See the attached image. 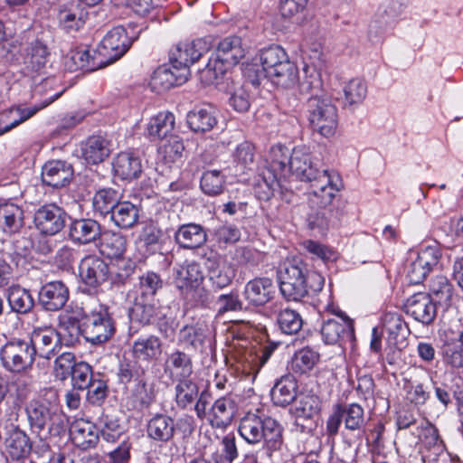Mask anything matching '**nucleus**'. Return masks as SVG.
<instances>
[{
    "label": "nucleus",
    "instance_id": "f257e3e1",
    "mask_svg": "<svg viewBox=\"0 0 463 463\" xmlns=\"http://www.w3.org/2000/svg\"><path fill=\"white\" fill-rule=\"evenodd\" d=\"M289 170L302 181L309 183L308 200L319 208L330 205L344 188L340 175L328 169L315 168L310 155L304 147H295L290 153Z\"/></svg>",
    "mask_w": 463,
    "mask_h": 463
},
{
    "label": "nucleus",
    "instance_id": "f03ea898",
    "mask_svg": "<svg viewBox=\"0 0 463 463\" xmlns=\"http://www.w3.org/2000/svg\"><path fill=\"white\" fill-rule=\"evenodd\" d=\"M256 61L261 66V70H255L256 64L248 65L246 69V74L253 84H259L261 78H268L277 86L291 88L298 80L297 65L279 45H270L260 50Z\"/></svg>",
    "mask_w": 463,
    "mask_h": 463
},
{
    "label": "nucleus",
    "instance_id": "7ed1b4c3",
    "mask_svg": "<svg viewBox=\"0 0 463 463\" xmlns=\"http://www.w3.org/2000/svg\"><path fill=\"white\" fill-rule=\"evenodd\" d=\"M238 431L250 445H261L268 457L280 450L283 445V428L279 421L265 416L259 409L249 411L240 420Z\"/></svg>",
    "mask_w": 463,
    "mask_h": 463
},
{
    "label": "nucleus",
    "instance_id": "20e7f679",
    "mask_svg": "<svg viewBox=\"0 0 463 463\" xmlns=\"http://www.w3.org/2000/svg\"><path fill=\"white\" fill-rule=\"evenodd\" d=\"M324 277L317 272H309L307 264L298 257L287 259L279 270V288L288 299L298 301L309 293L322 290Z\"/></svg>",
    "mask_w": 463,
    "mask_h": 463
},
{
    "label": "nucleus",
    "instance_id": "39448f33",
    "mask_svg": "<svg viewBox=\"0 0 463 463\" xmlns=\"http://www.w3.org/2000/svg\"><path fill=\"white\" fill-rule=\"evenodd\" d=\"M49 400L31 401L26 407L28 420L32 427L38 430L48 428L59 431L63 427V418L58 407V396L54 390L48 392Z\"/></svg>",
    "mask_w": 463,
    "mask_h": 463
},
{
    "label": "nucleus",
    "instance_id": "423d86ee",
    "mask_svg": "<svg viewBox=\"0 0 463 463\" xmlns=\"http://www.w3.org/2000/svg\"><path fill=\"white\" fill-rule=\"evenodd\" d=\"M204 277L198 263L184 262L175 268L173 274V283L180 294L195 303H203L207 299V291L203 288Z\"/></svg>",
    "mask_w": 463,
    "mask_h": 463
},
{
    "label": "nucleus",
    "instance_id": "0eeeda50",
    "mask_svg": "<svg viewBox=\"0 0 463 463\" xmlns=\"http://www.w3.org/2000/svg\"><path fill=\"white\" fill-rule=\"evenodd\" d=\"M85 318L82 324V334L85 339L99 345L107 342L115 333V325L108 309L102 306L94 308L87 314L84 308H79L76 319Z\"/></svg>",
    "mask_w": 463,
    "mask_h": 463
},
{
    "label": "nucleus",
    "instance_id": "6e6552de",
    "mask_svg": "<svg viewBox=\"0 0 463 463\" xmlns=\"http://www.w3.org/2000/svg\"><path fill=\"white\" fill-rule=\"evenodd\" d=\"M308 120L314 131L331 137L338 125L337 109L326 95H312L308 99Z\"/></svg>",
    "mask_w": 463,
    "mask_h": 463
},
{
    "label": "nucleus",
    "instance_id": "1a4fd4ad",
    "mask_svg": "<svg viewBox=\"0 0 463 463\" xmlns=\"http://www.w3.org/2000/svg\"><path fill=\"white\" fill-rule=\"evenodd\" d=\"M206 43L198 39L192 42H182L177 43L170 52V65L174 70L180 71L181 80H187L190 76V66L198 61L207 52Z\"/></svg>",
    "mask_w": 463,
    "mask_h": 463
},
{
    "label": "nucleus",
    "instance_id": "9d476101",
    "mask_svg": "<svg viewBox=\"0 0 463 463\" xmlns=\"http://www.w3.org/2000/svg\"><path fill=\"white\" fill-rule=\"evenodd\" d=\"M0 355L5 369L13 373H23L32 367L34 349L28 341L15 340L6 343Z\"/></svg>",
    "mask_w": 463,
    "mask_h": 463
},
{
    "label": "nucleus",
    "instance_id": "9b49d317",
    "mask_svg": "<svg viewBox=\"0 0 463 463\" xmlns=\"http://www.w3.org/2000/svg\"><path fill=\"white\" fill-rule=\"evenodd\" d=\"M275 348L276 345L273 344L259 349L234 345L233 350L231 351V358L236 362L237 369L241 370L242 373L255 377Z\"/></svg>",
    "mask_w": 463,
    "mask_h": 463
},
{
    "label": "nucleus",
    "instance_id": "f8f14e48",
    "mask_svg": "<svg viewBox=\"0 0 463 463\" xmlns=\"http://www.w3.org/2000/svg\"><path fill=\"white\" fill-rule=\"evenodd\" d=\"M441 250L439 245L432 244L422 247L417 258L411 261L408 269V278L412 284L420 283L433 269L440 265Z\"/></svg>",
    "mask_w": 463,
    "mask_h": 463
},
{
    "label": "nucleus",
    "instance_id": "ddd939ff",
    "mask_svg": "<svg viewBox=\"0 0 463 463\" xmlns=\"http://www.w3.org/2000/svg\"><path fill=\"white\" fill-rule=\"evenodd\" d=\"M65 212L56 204H45L34 214L36 228L43 234L54 235L65 225Z\"/></svg>",
    "mask_w": 463,
    "mask_h": 463
},
{
    "label": "nucleus",
    "instance_id": "4468645a",
    "mask_svg": "<svg viewBox=\"0 0 463 463\" xmlns=\"http://www.w3.org/2000/svg\"><path fill=\"white\" fill-rule=\"evenodd\" d=\"M405 311L416 321L424 325L433 322L437 308L430 294L419 292L410 297L405 304Z\"/></svg>",
    "mask_w": 463,
    "mask_h": 463
},
{
    "label": "nucleus",
    "instance_id": "2eb2a0df",
    "mask_svg": "<svg viewBox=\"0 0 463 463\" xmlns=\"http://www.w3.org/2000/svg\"><path fill=\"white\" fill-rule=\"evenodd\" d=\"M321 335L326 344L336 345L354 337L353 321L341 313L339 318H330L323 323Z\"/></svg>",
    "mask_w": 463,
    "mask_h": 463
},
{
    "label": "nucleus",
    "instance_id": "dca6fc26",
    "mask_svg": "<svg viewBox=\"0 0 463 463\" xmlns=\"http://www.w3.org/2000/svg\"><path fill=\"white\" fill-rule=\"evenodd\" d=\"M58 97L59 94H55L49 97L46 100L39 105H33L30 107L17 106L4 112L0 117V132L5 133L19 124L26 121L38 111L53 102L56 99H58Z\"/></svg>",
    "mask_w": 463,
    "mask_h": 463
},
{
    "label": "nucleus",
    "instance_id": "f3484780",
    "mask_svg": "<svg viewBox=\"0 0 463 463\" xmlns=\"http://www.w3.org/2000/svg\"><path fill=\"white\" fill-rule=\"evenodd\" d=\"M130 43L126 30L118 26L104 36L99 46V52L112 62L119 59L128 50Z\"/></svg>",
    "mask_w": 463,
    "mask_h": 463
},
{
    "label": "nucleus",
    "instance_id": "a211bd4d",
    "mask_svg": "<svg viewBox=\"0 0 463 463\" xmlns=\"http://www.w3.org/2000/svg\"><path fill=\"white\" fill-rule=\"evenodd\" d=\"M79 272L86 285L96 288L107 281L111 271L103 260L98 256L90 255L80 261Z\"/></svg>",
    "mask_w": 463,
    "mask_h": 463
},
{
    "label": "nucleus",
    "instance_id": "6ab92c4d",
    "mask_svg": "<svg viewBox=\"0 0 463 463\" xmlns=\"http://www.w3.org/2000/svg\"><path fill=\"white\" fill-rule=\"evenodd\" d=\"M59 334L52 327L35 328L31 335L29 343L34 349V355L51 359L59 348Z\"/></svg>",
    "mask_w": 463,
    "mask_h": 463
},
{
    "label": "nucleus",
    "instance_id": "aec40b11",
    "mask_svg": "<svg viewBox=\"0 0 463 463\" xmlns=\"http://www.w3.org/2000/svg\"><path fill=\"white\" fill-rule=\"evenodd\" d=\"M70 435L75 446L82 449H88L98 444L99 430L90 420L79 418L71 422Z\"/></svg>",
    "mask_w": 463,
    "mask_h": 463
},
{
    "label": "nucleus",
    "instance_id": "412c9836",
    "mask_svg": "<svg viewBox=\"0 0 463 463\" xmlns=\"http://www.w3.org/2000/svg\"><path fill=\"white\" fill-rule=\"evenodd\" d=\"M275 294V285L269 278H255L244 287V299L251 306L260 307L268 303Z\"/></svg>",
    "mask_w": 463,
    "mask_h": 463
},
{
    "label": "nucleus",
    "instance_id": "4be33fe9",
    "mask_svg": "<svg viewBox=\"0 0 463 463\" xmlns=\"http://www.w3.org/2000/svg\"><path fill=\"white\" fill-rule=\"evenodd\" d=\"M69 299V289L61 281H51L44 284L39 292V301L44 309L58 311Z\"/></svg>",
    "mask_w": 463,
    "mask_h": 463
},
{
    "label": "nucleus",
    "instance_id": "5701e85b",
    "mask_svg": "<svg viewBox=\"0 0 463 463\" xmlns=\"http://www.w3.org/2000/svg\"><path fill=\"white\" fill-rule=\"evenodd\" d=\"M245 54L242 40L238 36H230L219 43L213 56L230 69L238 64Z\"/></svg>",
    "mask_w": 463,
    "mask_h": 463
},
{
    "label": "nucleus",
    "instance_id": "b1692460",
    "mask_svg": "<svg viewBox=\"0 0 463 463\" xmlns=\"http://www.w3.org/2000/svg\"><path fill=\"white\" fill-rule=\"evenodd\" d=\"M32 443L24 431L13 427L5 439V451L13 460H19L30 455Z\"/></svg>",
    "mask_w": 463,
    "mask_h": 463
},
{
    "label": "nucleus",
    "instance_id": "393cba45",
    "mask_svg": "<svg viewBox=\"0 0 463 463\" xmlns=\"http://www.w3.org/2000/svg\"><path fill=\"white\" fill-rule=\"evenodd\" d=\"M113 170L123 180L137 179L142 173L141 159L133 152H120L113 160Z\"/></svg>",
    "mask_w": 463,
    "mask_h": 463
},
{
    "label": "nucleus",
    "instance_id": "a878e982",
    "mask_svg": "<svg viewBox=\"0 0 463 463\" xmlns=\"http://www.w3.org/2000/svg\"><path fill=\"white\" fill-rule=\"evenodd\" d=\"M228 68L213 55L206 66L198 72L200 81L204 85H215L223 90L228 83L232 80L227 76Z\"/></svg>",
    "mask_w": 463,
    "mask_h": 463
},
{
    "label": "nucleus",
    "instance_id": "bb28decb",
    "mask_svg": "<svg viewBox=\"0 0 463 463\" xmlns=\"http://www.w3.org/2000/svg\"><path fill=\"white\" fill-rule=\"evenodd\" d=\"M73 175L72 168L66 162L54 160L44 165L42 172L43 182L52 187L66 185Z\"/></svg>",
    "mask_w": 463,
    "mask_h": 463
},
{
    "label": "nucleus",
    "instance_id": "cd10ccee",
    "mask_svg": "<svg viewBox=\"0 0 463 463\" xmlns=\"http://www.w3.org/2000/svg\"><path fill=\"white\" fill-rule=\"evenodd\" d=\"M71 239L80 244H88L95 241L101 236L100 225L91 219H80L74 221L70 226Z\"/></svg>",
    "mask_w": 463,
    "mask_h": 463
},
{
    "label": "nucleus",
    "instance_id": "c85d7f7f",
    "mask_svg": "<svg viewBox=\"0 0 463 463\" xmlns=\"http://www.w3.org/2000/svg\"><path fill=\"white\" fill-rule=\"evenodd\" d=\"M50 50L46 43L40 40H34L25 49L24 63L27 70L42 71L49 62Z\"/></svg>",
    "mask_w": 463,
    "mask_h": 463
},
{
    "label": "nucleus",
    "instance_id": "c756f323",
    "mask_svg": "<svg viewBox=\"0 0 463 463\" xmlns=\"http://www.w3.org/2000/svg\"><path fill=\"white\" fill-rule=\"evenodd\" d=\"M233 416V401L222 397L214 402L208 411V421L214 428L224 429L232 423Z\"/></svg>",
    "mask_w": 463,
    "mask_h": 463
},
{
    "label": "nucleus",
    "instance_id": "7c9ffc66",
    "mask_svg": "<svg viewBox=\"0 0 463 463\" xmlns=\"http://www.w3.org/2000/svg\"><path fill=\"white\" fill-rule=\"evenodd\" d=\"M165 372L175 380L187 379L193 373L191 357L184 352L176 350L170 354L165 364Z\"/></svg>",
    "mask_w": 463,
    "mask_h": 463
},
{
    "label": "nucleus",
    "instance_id": "2f4dec72",
    "mask_svg": "<svg viewBox=\"0 0 463 463\" xmlns=\"http://www.w3.org/2000/svg\"><path fill=\"white\" fill-rule=\"evenodd\" d=\"M175 240L184 249H195L205 243L207 235L202 226L188 223L178 228L175 234Z\"/></svg>",
    "mask_w": 463,
    "mask_h": 463
},
{
    "label": "nucleus",
    "instance_id": "473e14b6",
    "mask_svg": "<svg viewBox=\"0 0 463 463\" xmlns=\"http://www.w3.org/2000/svg\"><path fill=\"white\" fill-rule=\"evenodd\" d=\"M205 266L211 281L220 288L230 285L235 276L233 267L227 263H220L217 256L208 257Z\"/></svg>",
    "mask_w": 463,
    "mask_h": 463
},
{
    "label": "nucleus",
    "instance_id": "72a5a7b5",
    "mask_svg": "<svg viewBox=\"0 0 463 463\" xmlns=\"http://www.w3.org/2000/svg\"><path fill=\"white\" fill-rule=\"evenodd\" d=\"M215 109L212 106H204L196 109L187 115V123L194 132H207L212 130L217 124Z\"/></svg>",
    "mask_w": 463,
    "mask_h": 463
},
{
    "label": "nucleus",
    "instance_id": "f704fd0d",
    "mask_svg": "<svg viewBox=\"0 0 463 463\" xmlns=\"http://www.w3.org/2000/svg\"><path fill=\"white\" fill-rule=\"evenodd\" d=\"M175 420L165 414H156L147 423L148 436L156 441H168L175 434Z\"/></svg>",
    "mask_w": 463,
    "mask_h": 463
},
{
    "label": "nucleus",
    "instance_id": "c9c22d12",
    "mask_svg": "<svg viewBox=\"0 0 463 463\" xmlns=\"http://www.w3.org/2000/svg\"><path fill=\"white\" fill-rule=\"evenodd\" d=\"M175 118L173 113L168 111L159 112L150 118L146 131L153 139L170 137L175 128Z\"/></svg>",
    "mask_w": 463,
    "mask_h": 463
},
{
    "label": "nucleus",
    "instance_id": "e433bc0d",
    "mask_svg": "<svg viewBox=\"0 0 463 463\" xmlns=\"http://www.w3.org/2000/svg\"><path fill=\"white\" fill-rule=\"evenodd\" d=\"M297 382L291 376L281 377L271 390L275 405L285 407L297 399Z\"/></svg>",
    "mask_w": 463,
    "mask_h": 463
},
{
    "label": "nucleus",
    "instance_id": "4c0bfd02",
    "mask_svg": "<svg viewBox=\"0 0 463 463\" xmlns=\"http://www.w3.org/2000/svg\"><path fill=\"white\" fill-rule=\"evenodd\" d=\"M82 154L88 163L99 164L109 156V143L100 136H92L84 144Z\"/></svg>",
    "mask_w": 463,
    "mask_h": 463
},
{
    "label": "nucleus",
    "instance_id": "58836bf2",
    "mask_svg": "<svg viewBox=\"0 0 463 463\" xmlns=\"http://www.w3.org/2000/svg\"><path fill=\"white\" fill-rule=\"evenodd\" d=\"M180 71L171 67L157 68L151 78L150 86L156 92L165 91L170 88L182 85L187 80H181L179 78Z\"/></svg>",
    "mask_w": 463,
    "mask_h": 463
},
{
    "label": "nucleus",
    "instance_id": "ea45409f",
    "mask_svg": "<svg viewBox=\"0 0 463 463\" xmlns=\"http://www.w3.org/2000/svg\"><path fill=\"white\" fill-rule=\"evenodd\" d=\"M132 350L137 359L151 361L161 354V341L155 335L140 337L134 342Z\"/></svg>",
    "mask_w": 463,
    "mask_h": 463
},
{
    "label": "nucleus",
    "instance_id": "a19ab883",
    "mask_svg": "<svg viewBox=\"0 0 463 463\" xmlns=\"http://www.w3.org/2000/svg\"><path fill=\"white\" fill-rule=\"evenodd\" d=\"M24 213L16 204L6 203L0 204V224L5 232H17L23 225Z\"/></svg>",
    "mask_w": 463,
    "mask_h": 463
},
{
    "label": "nucleus",
    "instance_id": "79ce46f5",
    "mask_svg": "<svg viewBox=\"0 0 463 463\" xmlns=\"http://www.w3.org/2000/svg\"><path fill=\"white\" fill-rule=\"evenodd\" d=\"M139 216L137 207L130 202H119L111 213L112 222L119 228L128 229L137 223Z\"/></svg>",
    "mask_w": 463,
    "mask_h": 463
},
{
    "label": "nucleus",
    "instance_id": "37998d69",
    "mask_svg": "<svg viewBox=\"0 0 463 463\" xmlns=\"http://www.w3.org/2000/svg\"><path fill=\"white\" fill-rule=\"evenodd\" d=\"M223 91L230 94L229 104L235 111L245 113L249 110L251 99L242 84L231 80Z\"/></svg>",
    "mask_w": 463,
    "mask_h": 463
},
{
    "label": "nucleus",
    "instance_id": "c03bdc74",
    "mask_svg": "<svg viewBox=\"0 0 463 463\" xmlns=\"http://www.w3.org/2000/svg\"><path fill=\"white\" fill-rule=\"evenodd\" d=\"M127 240L116 232H105L101 235L100 252L109 259L119 258L125 254Z\"/></svg>",
    "mask_w": 463,
    "mask_h": 463
},
{
    "label": "nucleus",
    "instance_id": "a18cd8bd",
    "mask_svg": "<svg viewBox=\"0 0 463 463\" xmlns=\"http://www.w3.org/2000/svg\"><path fill=\"white\" fill-rule=\"evenodd\" d=\"M320 411V400L315 394H300L293 408V413L297 418L311 419L318 415Z\"/></svg>",
    "mask_w": 463,
    "mask_h": 463
},
{
    "label": "nucleus",
    "instance_id": "49530a36",
    "mask_svg": "<svg viewBox=\"0 0 463 463\" xmlns=\"http://www.w3.org/2000/svg\"><path fill=\"white\" fill-rule=\"evenodd\" d=\"M184 151V144L176 136H170L169 139L158 148L160 158L169 166L181 161Z\"/></svg>",
    "mask_w": 463,
    "mask_h": 463
},
{
    "label": "nucleus",
    "instance_id": "de8ad7c7",
    "mask_svg": "<svg viewBox=\"0 0 463 463\" xmlns=\"http://www.w3.org/2000/svg\"><path fill=\"white\" fill-rule=\"evenodd\" d=\"M156 315L155 299L136 297L130 310L131 320L141 324H149Z\"/></svg>",
    "mask_w": 463,
    "mask_h": 463
},
{
    "label": "nucleus",
    "instance_id": "09e8293b",
    "mask_svg": "<svg viewBox=\"0 0 463 463\" xmlns=\"http://www.w3.org/2000/svg\"><path fill=\"white\" fill-rule=\"evenodd\" d=\"M319 360V354L311 348L305 347L295 353L291 361V370L296 373L311 371Z\"/></svg>",
    "mask_w": 463,
    "mask_h": 463
},
{
    "label": "nucleus",
    "instance_id": "8fccbe9b",
    "mask_svg": "<svg viewBox=\"0 0 463 463\" xmlns=\"http://www.w3.org/2000/svg\"><path fill=\"white\" fill-rule=\"evenodd\" d=\"M205 331V326L202 324L185 326L179 332V342L185 348L197 349L203 344Z\"/></svg>",
    "mask_w": 463,
    "mask_h": 463
},
{
    "label": "nucleus",
    "instance_id": "3c124183",
    "mask_svg": "<svg viewBox=\"0 0 463 463\" xmlns=\"http://www.w3.org/2000/svg\"><path fill=\"white\" fill-rule=\"evenodd\" d=\"M7 299L12 310L17 313H27L33 307V299L29 291L18 286L9 289Z\"/></svg>",
    "mask_w": 463,
    "mask_h": 463
},
{
    "label": "nucleus",
    "instance_id": "603ef678",
    "mask_svg": "<svg viewBox=\"0 0 463 463\" xmlns=\"http://www.w3.org/2000/svg\"><path fill=\"white\" fill-rule=\"evenodd\" d=\"M118 203V194L111 188L99 190L92 202L94 210L100 214H111Z\"/></svg>",
    "mask_w": 463,
    "mask_h": 463
},
{
    "label": "nucleus",
    "instance_id": "864d4df0",
    "mask_svg": "<svg viewBox=\"0 0 463 463\" xmlns=\"http://www.w3.org/2000/svg\"><path fill=\"white\" fill-rule=\"evenodd\" d=\"M198 386L193 381L187 379L179 380L175 386V401L182 408L192 404L198 397Z\"/></svg>",
    "mask_w": 463,
    "mask_h": 463
},
{
    "label": "nucleus",
    "instance_id": "5fc2aeb1",
    "mask_svg": "<svg viewBox=\"0 0 463 463\" xmlns=\"http://www.w3.org/2000/svg\"><path fill=\"white\" fill-rule=\"evenodd\" d=\"M277 321L280 330L287 335L297 334L303 326L301 316L290 308L281 310Z\"/></svg>",
    "mask_w": 463,
    "mask_h": 463
},
{
    "label": "nucleus",
    "instance_id": "6e6d98bb",
    "mask_svg": "<svg viewBox=\"0 0 463 463\" xmlns=\"http://www.w3.org/2000/svg\"><path fill=\"white\" fill-rule=\"evenodd\" d=\"M224 183V176L220 171L209 170L203 174L200 186L205 194L217 195L222 193Z\"/></svg>",
    "mask_w": 463,
    "mask_h": 463
},
{
    "label": "nucleus",
    "instance_id": "4d7b16f0",
    "mask_svg": "<svg viewBox=\"0 0 463 463\" xmlns=\"http://www.w3.org/2000/svg\"><path fill=\"white\" fill-rule=\"evenodd\" d=\"M403 388L406 399L416 405L424 404L430 397L427 388L417 378L406 379Z\"/></svg>",
    "mask_w": 463,
    "mask_h": 463
},
{
    "label": "nucleus",
    "instance_id": "13d9d810",
    "mask_svg": "<svg viewBox=\"0 0 463 463\" xmlns=\"http://www.w3.org/2000/svg\"><path fill=\"white\" fill-rule=\"evenodd\" d=\"M430 294H431L436 300L443 305H448L452 297V287L448 279L444 276H437L430 280Z\"/></svg>",
    "mask_w": 463,
    "mask_h": 463
},
{
    "label": "nucleus",
    "instance_id": "bf43d9fd",
    "mask_svg": "<svg viewBox=\"0 0 463 463\" xmlns=\"http://www.w3.org/2000/svg\"><path fill=\"white\" fill-rule=\"evenodd\" d=\"M301 247L312 255L313 259H319L324 262L333 261L337 259V253L335 250L313 240L303 241Z\"/></svg>",
    "mask_w": 463,
    "mask_h": 463
},
{
    "label": "nucleus",
    "instance_id": "052dcab7",
    "mask_svg": "<svg viewBox=\"0 0 463 463\" xmlns=\"http://www.w3.org/2000/svg\"><path fill=\"white\" fill-rule=\"evenodd\" d=\"M162 287L160 277L155 272H146L139 279L138 295L137 297L155 299V295Z\"/></svg>",
    "mask_w": 463,
    "mask_h": 463
},
{
    "label": "nucleus",
    "instance_id": "680f3d73",
    "mask_svg": "<svg viewBox=\"0 0 463 463\" xmlns=\"http://www.w3.org/2000/svg\"><path fill=\"white\" fill-rule=\"evenodd\" d=\"M367 93V88L364 80L352 79L344 88L345 101L348 105L361 103Z\"/></svg>",
    "mask_w": 463,
    "mask_h": 463
},
{
    "label": "nucleus",
    "instance_id": "e2e57ef3",
    "mask_svg": "<svg viewBox=\"0 0 463 463\" xmlns=\"http://www.w3.org/2000/svg\"><path fill=\"white\" fill-rule=\"evenodd\" d=\"M345 428L351 430H358L364 423V409L356 403L341 408Z\"/></svg>",
    "mask_w": 463,
    "mask_h": 463
},
{
    "label": "nucleus",
    "instance_id": "0e129e2a",
    "mask_svg": "<svg viewBox=\"0 0 463 463\" xmlns=\"http://www.w3.org/2000/svg\"><path fill=\"white\" fill-rule=\"evenodd\" d=\"M71 374L74 388H77L78 390H84L90 385V382L92 381V372L91 367L88 364H76L73 366Z\"/></svg>",
    "mask_w": 463,
    "mask_h": 463
},
{
    "label": "nucleus",
    "instance_id": "69168bd1",
    "mask_svg": "<svg viewBox=\"0 0 463 463\" xmlns=\"http://www.w3.org/2000/svg\"><path fill=\"white\" fill-rule=\"evenodd\" d=\"M304 78L300 83L301 90L305 92H312L320 90L322 87V80L320 72L310 65H305Z\"/></svg>",
    "mask_w": 463,
    "mask_h": 463
},
{
    "label": "nucleus",
    "instance_id": "338daca9",
    "mask_svg": "<svg viewBox=\"0 0 463 463\" xmlns=\"http://www.w3.org/2000/svg\"><path fill=\"white\" fill-rule=\"evenodd\" d=\"M290 154L288 147L282 145L273 146L269 152L271 167L284 172L288 167Z\"/></svg>",
    "mask_w": 463,
    "mask_h": 463
},
{
    "label": "nucleus",
    "instance_id": "774afa93",
    "mask_svg": "<svg viewBox=\"0 0 463 463\" xmlns=\"http://www.w3.org/2000/svg\"><path fill=\"white\" fill-rule=\"evenodd\" d=\"M68 60L71 62V64L67 62V66L71 71H76L79 69L92 70V66L90 64V54L86 49L71 51Z\"/></svg>",
    "mask_w": 463,
    "mask_h": 463
}]
</instances>
